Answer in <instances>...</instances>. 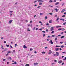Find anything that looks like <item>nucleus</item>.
I'll return each instance as SVG.
<instances>
[{
  "label": "nucleus",
  "instance_id": "obj_1",
  "mask_svg": "<svg viewBox=\"0 0 66 66\" xmlns=\"http://www.w3.org/2000/svg\"><path fill=\"white\" fill-rule=\"evenodd\" d=\"M49 43L51 44V45H52L53 44V43L52 42V40H51L50 41H49Z\"/></svg>",
  "mask_w": 66,
  "mask_h": 66
},
{
  "label": "nucleus",
  "instance_id": "obj_2",
  "mask_svg": "<svg viewBox=\"0 0 66 66\" xmlns=\"http://www.w3.org/2000/svg\"><path fill=\"white\" fill-rule=\"evenodd\" d=\"M53 29H54V28H53L52 27H51L50 29V31H53V30H54Z\"/></svg>",
  "mask_w": 66,
  "mask_h": 66
},
{
  "label": "nucleus",
  "instance_id": "obj_3",
  "mask_svg": "<svg viewBox=\"0 0 66 66\" xmlns=\"http://www.w3.org/2000/svg\"><path fill=\"white\" fill-rule=\"evenodd\" d=\"M58 63H59V64H61V63H62V61L60 60L58 61Z\"/></svg>",
  "mask_w": 66,
  "mask_h": 66
},
{
  "label": "nucleus",
  "instance_id": "obj_4",
  "mask_svg": "<svg viewBox=\"0 0 66 66\" xmlns=\"http://www.w3.org/2000/svg\"><path fill=\"white\" fill-rule=\"evenodd\" d=\"M54 11H55L56 12H58V9L55 8L54 9Z\"/></svg>",
  "mask_w": 66,
  "mask_h": 66
},
{
  "label": "nucleus",
  "instance_id": "obj_5",
  "mask_svg": "<svg viewBox=\"0 0 66 66\" xmlns=\"http://www.w3.org/2000/svg\"><path fill=\"white\" fill-rule=\"evenodd\" d=\"M12 21H13V20H11L10 21H9V23L11 24V23H12Z\"/></svg>",
  "mask_w": 66,
  "mask_h": 66
},
{
  "label": "nucleus",
  "instance_id": "obj_6",
  "mask_svg": "<svg viewBox=\"0 0 66 66\" xmlns=\"http://www.w3.org/2000/svg\"><path fill=\"white\" fill-rule=\"evenodd\" d=\"M64 11H66V10L65 9H63L62 11H61V13H63Z\"/></svg>",
  "mask_w": 66,
  "mask_h": 66
},
{
  "label": "nucleus",
  "instance_id": "obj_7",
  "mask_svg": "<svg viewBox=\"0 0 66 66\" xmlns=\"http://www.w3.org/2000/svg\"><path fill=\"white\" fill-rule=\"evenodd\" d=\"M36 65H38V63H35L34 64V66H35Z\"/></svg>",
  "mask_w": 66,
  "mask_h": 66
},
{
  "label": "nucleus",
  "instance_id": "obj_8",
  "mask_svg": "<svg viewBox=\"0 0 66 66\" xmlns=\"http://www.w3.org/2000/svg\"><path fill=\"white\" fill-rule=\"evenodd\" d=\"M44 1H43V0H39L38 1V2H44Z\"/></svg>",
  "mask_w": 66,
  "mask_h": 66
},
{
  "label": "nucleus",
  "instance_id": "obj_9",
  "mask_svg": "<svg viewBox=\"0 0 66 66\" xmlns=\"http://www.w3.org/2000/svg\"><path fill=\"white\" fill-rule=\"evenodd\" d=\"M59 2H57L55 3V5H58V4H59Z\"/></svg>",
  "mask_w": 66,
  "mask_h": 66
},
{
  "label": "nucleus",
  "instance_id": "obj_10",
  "mask_svg": "<svg viewBox=\"0 0 66 66\" xmlns=\"http://www.w3.org/2000/svg\"><path fill=\"white\" fill-rule=\"evenodd\" d=\"M23 48H24V49L26 48H27V47L26 46V45H24L23 46Z\"/></svg>",
  "mask_w": 66,
  "mask_h": 66
},
{
  "label": "nucleus",
  "instance_id": "obj_11",
  "mask_svg": "<svg viewBox=\"0 0 66 66\" xmlns=\"http://www.w3.org/2000/svg\"><path fill=\"white\" fill-rule=\"evenodd\" d=\"M53 55L54 56H55L56 55V56H59V54H53Z\"/></svg>",
  "mask_w": 66,
  "mask_h": 66
},
{
  "label": "nucleus",
  "instance_id": "obj_12",
  "mask_svg": "<svg viewBox=\"0 0 66 66\" xmlns=\"http://www.w3.org/2000/svg\"><path fill=\"white\" fill-rule=\"evenodd\" d=\"M60 20H62L63 21H64L65 20L64 19H60Z\"/></svg>",
  "mask_w": 66,
  "mask_h": 66
},
{
  "label": "nucleus",
  "instance_id": "obj_13",
  "mask_svg": "<svg viewBox=\"0 0 66 66\" xmlns=\"http://www.w3.org/2000/svg\"><path fill=\"white\" fill-rule=\"evenodd\" d=\"M64 37H65V36H62L61 37V39L63 38H64Z\"/></svg>",
  "mask_w": 66,
  "mask_h": 66
},
{
  "label": "nucleus",
  "instance_id": "obj_14",
  "mask_svg": "<svg viewBox=\"0 0 66 66\" xmlns=\"http://www.w3.org/2000/svg\"><path fill=\"white\" fill-rule=\"evenodd\" d=\"M43 3L42 2L39 3V5H42Z\"/></svg>",
  "mask_w": 66,
  "mask_h": 66
},
{
  "label": "nucleus",
  "instance_id": "obj_15",
  "mask_svg": "<svg viewBox=\"0 0 66 66\" xmlns=\"http://www.w3.org/2000/svg\"><path fill=\"white\" fill-rule=\"evenodd\" d=\"M42 53L43 54H45V52H42Z\"/></svg>",
  "mask_w": 66,
  "mask_h": 66
},
{
  "label": "nucleus",
  "instance_id": "obj_16",
  "mask_svg": "<svg viewBox=\"0 0 66 66\" xmlns=\"http://www.w3.org/2000/svg\"><path fill=\"white\" fill-rule=\"evenodd\" d=\"M25 66H29V64H26L25 65Z\"/></svg>",
  "mask_w": 66,
  "mask_h": 66
},
{
  "label": "nucleus",
  "instance_id": "obj_17",
  "mask_svg": "<svg viewBox=\"0 0 66 66\" xmlns=\"http://www.w3.org/2000/svg\"><path fill=\"white\" fill-rule=\"evenodd\" d=\"M60 27H61V26H56V28H60Z\"/></svg>",
  "mask_w": 66,
  "mask_h": 66
},
{
  "label": "nucleus",
  "instance_id": "obj_18",
  "mask_svg": "<svg viewBox=\"0 0 66 66\" xmlns=\"http://www.w3.org/2000/svg\"><path fill=\"white\" fill-rule=\"evenodd\" d=\"M52 20H50L49 21V23H52Z\"/></svg>",
  "mask_w": 66,
  "mask_h": 66
},
{
  "label": "nucleus",
  "instance_id": "obj_19",
  "mask_svg": "<svg viewBox=\"0 0 66 66\" xmlns=\"http://www.w3.org/2000/svg\"><path fill=\"white\" fill-rule=\"evenodd\" d=\"M56 54H58L59 55V53L58 52H56Z\"/></svg>",
  "mask_w": 66,
  "mask_h": 66
},
{
  "label": "nucleus",
  "instance_id": "obj_20",
  "mask_svg": "<svg viewBox=\"0 0 66 66\" xmlns=\"http://www.w3.org/2000/svg\"><path fill=\"white\" fill-rule=\"evenodd\" d=\"M55 50H56V51H58V50H59V48H56L55 49Z\"/></svg>",
  "mask_w": 66,
  "mask_h": 66
},
{
  "label": "nucleus",
  "instance_id": "obj_21",
  "mask_svg": "<svg viewBox=\"0 0 66 66\" xmlns=\"http://www.w3.org/2000/svg\"><path fill=\"white\" fill-rule=\"evenodd\" d=\"M9 13H13V11H9Z\"/></svg>",
  "mask_w": 66,
  "mask_h": 66
},
{
  "label": "nucleus",
  "instance_id": "obj_22",
  "mask_svg": "<svg viewBox=\"0 0 66 66\" xmlns=\"http://www.w3.org/2000/svg\"><path fill=\"white\" fill-rule=\"evenodd\" d=\"M55 36V35H52L51 36H52V37H54V36Z\"/></svg>",
  "mask_w": 66,
  "mask_h": 66
},
{
  "label": "nucleus",
  "instance_id": "obj_23",
  "mask_svg": "<svg viewBox=\"0 0 66 66\" xmlns=\"http://www.w3.org/2000/svg\"><path fill=\"white\" fill-rule=\"evenodd\" d=\"M59 18H57V19H56V21H58L59 20Z\"/></svg>",
  "mask_w": 66,
  "mask_h": 66
},
{
  "label": "nucleus",
  "instance_id": "obj_24",
  "mask_svg": "<svg viewBox=\"0 0 66 66\" xmlns=\"http://www.w3.org/2000/svg\"><path fill=\"white\" fill-rule=\"evenodd\" d=\"M66 24V22H65L64 23H63V25H65Z\"/></svg>",
  "mask_w": 66,
  "mask_h": 66
},
{
  "label": "nucleus",
  "instance_id": "obj_25",
  "mask_svg": "<svg viewBox=\"0 0 66 66\" xmlns=\"http://www.w3.org/2000/svg\"><path fill=\"white\" fill-rule=\"evenodd\" d=\"M61 48H63V47H64V46L63 45H62V46H61Z\"/></svg>",
  "mask_w": 66,
  "mask_h": 66
},
{
  "label": "nucleus",
  "instance_id": "obj_26",
  "mask_svg": "<svg viewBox=\"0 0 66 66\" xmlns=\"http://www.w3.org/2000/svg\"><path fill=\"white\" fill-rule=\"evenodd\" d=\"M27 31H30V30L29 28H28Z\"/></svg>",
  "mask_w": 66,
  "mask_h": 66
},
{
  "label": "nucleus",
  "instance_id": "obj_27",
  "mask_svg": "<svg viewBox=\"0 0 66 66\" xmlns=\"http://www.w3.org/2000/svg\"><path fill=\"white\" fill-rule=\"evenodd\" d=\"M57 38L56 37L55 38V41H56V40H57Z\"/></svg>",
  "mask_w": 66,
  "mask_h": 66
},
{
  "label": "nucleus",
  "instance_id": "obj_28",
  "mask_svg": "<svg viewBox=\"0 0 66 66\" xmlns=\"http://www.w3.org/2000/svg\"><path fill=\"white\" fill-rule=\"evenodd\" d=\"M1 48H2V49H4V48H3V46H2V45L1 46Z\"/></svg>",
  "mask_w": 66,
  "mask_h": 66
},
{
  "label": "nucleus",
  "instance_id": "obj_29",
  "mask_svg": "<svg viewBox=\"0 0 66 66\" xmlns=\"http://www.w3.org/2000/svg\"><path fill=\"white\" fill-rule=\"evenodd\" d=\"M43 15V14L42 13H40V15L41 16Z\"/></svg>",
  "mask_w": 66,
  "mask_h": 66
},
{
  "label": "nucleus",
  "instance_id": "obj_30",
  "mask_svg": "<svg viewBox=\"0 0 66 66\" xmlns=\"http://www.w3.org/2000/svg\"><path fill=\"white\" fill-rule=\"evenodd\" d=\"M36 31H37V30H39V29H38V28H36Z\"/></svg>",
  "mask_w": 66,
  "mask_h": 66
},
{
  "label": "nucleus",
  "instance_id": "obj_31",
  "mask_svg": "<svg viewBox=\"0 0 66 66\" xmlns=\"http://www.w3.org/2000/svg\"><path fill=\"white\" fill-rule=\"evenodd\" d=\"M43 37H45V34H43Z\"/></svg>",
  "mask_w": 66,
  "mask_h": 66
},
{
  "label": "nucleus",
  "instance_id": "obj_32",
  "mask_svg": "<svg viewBox=\"0 0 66 66\" xmlns=\"http://www.w3.org/2000/svg\"><path fill=\"white\" fill-rule=\"evenodd\" d=\"M42 33H46L45 31H42Z\"/></svg>",
  "mask_w": 66,
  "mask_h": 66
},
{
  "label": "nucleus",
  "instance_id": "obj_33",
  "mask_svg": "<svg viewBox=\"0 0 66 66\" xmlns=\"http://www.w3.org/2000/svg\"><path fill=\"white\" fill-rule=\"evenodd\" d=\"M30 51H32V50H33V48H31L30 49Z\"/></svg>",
  "mask_w": 66,
  "mask_h": 66
},
{
  "label": "nucleus",
  "instance_id": "obj_34",
  "mask_svg": "<svg viewBox=\"0 0 66 66\" xmlns=\"http://www.w3.org/2000/svg\"><path fill=\"white\" fill-rule=\"evenodd\" d=\"M49 14L51 15H52L53 14L52 13H50Z\"/></svg>",
  "mask_w": 66,
  "mask_h": 66
},
{
  "label": "nucleus",
  "instance_id": "obj_35",
  "mask_svg": "<svg viewBox=\"0 0 66 66\" xmlns=\"http://www.w3.org/2000/svg\"><path fill=\"white\" fill-rule=\"evenodd\" d=\"M41 7V6H38L37 7V8H38V9H39V8H40V7Z\"/></svg>",
  "mask_w": 66,
  "mask_h": 66
},
{
  "label": "nucleus",
  "instance_id": "obj_36",
  "mask_svg": "<svg viewBox=\"0 0 66 66\" xmlns=\"http://www.w3.org/2000/svg\"><path fill=\"white\" fill-rule=\"evenodd\" d=\"M13 53H15V50H13Z\"/></svg>",
  "mask_w": 66,
  "mask_h": 66
},
{
  "label": "nucleus",
  "instance_id": "obj_37",
  "mask_svg": "<svg viewBox=\"0 0 66 66\" xmlns=\"http://www.w3.org/2000/svg\"><path fill=\"white\" fill-rule=\"evenodd\" d=\"M54 32V31H52L51 32V33L52 34H53V33Z\"/></svg>",
  "mask_w": 66,
  "mask_h": 66
},
{
  "label": "nucleus",
  "instance_id": "obj_38",
  "mask_svg": "<svg viewBox=\"0 0 66 66\" xmlns=\"http://www.w3.org/2000/svg\"><path fill=\"white\" fill-rule=\"evenodd\" d=\"M35 27H34L33 28V30H35Z\"/></svg>",
  "mask_w": 66,
  "mask_h": 66
},
{
  "label": "nucleus",
  "instance_id": "obj_39",
  "mask_svg": "<svg viewBox=\"0 0 66 66\" xmlns=\"http://www.w3.org/2000/svg\"><path fill=\"white\" fill-rule=\"evenodd\" d=\"M62 30V29H61V28H59L58 29V30L59 31H60V30Z\"/></svg>",
  "mask_w": 66,
  "mask_h": 66
},
{
  "label": "nucleus",
  "instance_id": "obj_40",
  "mask_svg": "<svg viewBox=\"0 0 66 66\" xmlns=\"http://www.w3.org/2000/svg\"><path fill=\"white\" fill-rule=\"evenodd\" d=\"M49 2H50L51 3V2H52V0H50L49 1Z\"/></svg>",
  "mask_w": 66,
  "mask_h": 66
},
{
  "label": "nucleus",
  "instance_id": "obj_41",
  "mask_svg": "<svg viewBox=\"0 0 66 66\" xmlns=\"http://www.w3.org/2000/svg\"><path fill=\"white\" fill-rule=\"evenodd\" d=\"M60 47V46H57H57H56V47Z\"/></svg>",
  "mask_w": 66,
  "mask_h": 66
},
{
  "label": "nucleus",
  "instance_id": "obj_42",
  "mask_svg": "<svg viewBox=\"0 0 66 66\" xmlns=\"http://www.w3.org/2000/svg\"><path fill=\"white\" fill-rule=\"evenodd\" d=\"M14 64H17V62H14Z\"/></svg>",
  "mask_w": 66,
  "mask_h": 66
},
{
  "label": "nucleus",
  "instance_id": "obj_43",
  "mask_svg": "<svg viewBox=\"0 0 66 66\" xmlns=\"http://www.w3.org/2000/svg\"><path fill=\"white\" fill-rule=\"evenodd\" d=\"M46 32H48L49 31V30L48 29H46Z\"/></svg>",
  "mask_w": 66,
  "mask_h": 66
},
{
  "label": "nucleus",
  "instance_id": "obj_44",
  "mask_svg": "<svg viewBox=\"0 0 66 66\" xmlns=\"http://www.w3.org/2000/svg\"><path fill=\"white\" fill-rule=\"evenodd\" d=\"M17 44H15V46L17 47Z\"/></svg>",
  "mask_w": 66,
  "mask_h": 66
},
{
  "label": "nucleus",
  "instance_id": "obj_45",
  "mask_svg": "<svg viewBox=\"0 0 66 66\" xmlns=\"http://www.w3.org/2000/svg\"><path fill=\"white\" fill-rule=\"evenodd\" d=\"M65 15H64L62 16V17H65Z\"/></svg>",
  "mask_w": 66,
  "mask_h": 66
},
{
  "label": "nucleus",
  "instance_id": "obj_46",
  "mask_svg": "<svg viewBox=\"0 0 66 66\" xmlns=\"http://www.w3.org/2000/svg\"><path fill=\"white\" fill-rule=\"evenodd\" d=\"M54 61L55 62H57V60H54Z\"/></svg>",
  "mask_w": 66,
  "mask_h": 66
},
{
  "label": "nucleus",
  "instance_id": "obj_47",
  "mask_svg": "<svg viewBox=\"0 0 66 66\" xmlns=\"http://www.w3.org/2000/svg\"><path fill=\"white\" fill-rule=\"evenodd\" d=\"M63 33H64V32H62L61 33V34H63Z\"/></svg>",
  "mask_w": 66,
  "mask_h": 66
},
{
  "label": "nucleus",
  "instance_id": "obj_48",
  "mask_svg": "<svg viewBox=\"0 0 66 66\" xmlns=\"http://www.w3.org/2000/svg\"><path fill=\"white\" fill-rule=\"evenodd\" d=\"M10 17H11L12 16V14L10 13Z\"/></svg>",
  "mask_w": 66,
  "mask_h": 66
},
{
  "label": "nucleus",
  "instance_id": "obj_49",
  "mask_svg": "<svg viewBox=\"0 0 66 66\" xmlns=\"http://www.w3.org/2000/svg\"><path fill=\"white\" fill-rule=\"evenodd\" d=\"M47 16H46L45 17V19H47Z\"/></svg>",
  "mask_w": 66,
  "mask_h": 66
},
{
  "label": "nucleus",
  "instance_id": "obj_50",
  "mask_svg": "<svg viewBox=\"0 0 66 66\" xmlns=\"http://www.w3.org/2000/svg\"><path fill=\"white\" fill-rule=\"evenodd\" d=\"M48 48V47H45V49H47Z\"/></svg>",
  "mask_w": 66,
  "mask_h": 66
},
{
  "label": "nucleus",
  "instance_id": "obj_51",
  "mask_svg": "<svg viewBox=\"0 0 66 66\" xmlns=\"http://www.w3.org/2000/svg\"><path fill=\"white\" fill-rule=\"evenodd\" d=\"M63 42H60V44H63Z\"/></svg>",
  "mask_w": 66,
  "mask_h": 66
},
{
  "label": "nucleus",
  "instance_id": "obj_52",
  "mask_svg": "<svg viewBox=\"0 0 66 66\" xmlns=\"http://www.w3.org/2000/svg\"><path fill=\"white\" fill-rule=\"evenodd\" d=\"M64 3H63L62 4V6H63V5H64Z\"/></svg>",
  "mask_w": 66,
  "mask_h": 66
},
{
  "label": "nucleus",
  "instance_id": "obj_53",
  "mask_svg": "<svg viewBox=\"0 0 66 66\" xmlns=\"http://www.w3.org/2000/svg\"><path fill=\"white\" fill-rule=\"evenodd\" d=\"M10 47L11 48H13V47H12V46H11V45H10Z\"/></svg>",
  "mask_w": 66,
  "mask_h": 66
},
{
  "label": "nucleus",
  "instance_id": "obj_54",
  "mask_svg": "<svg viewBox=\"0 0 66 66\" xmlns=\"http://www.w3.org/2000/svg\"><path fill=\"white\" fill-rule=\"evenodd\" d=\"M39 22L40 23H42V22H41V21H40Z\"/></svg>",
  "mask_w": 66,
  "mask_h": 66
},
{
  "label": "nucleus",
  "instance_id": "obj_55",
  "mask_svg": "<svg viewBox=\"0 0 66 66\" xmlns=\"http://www.w3.org/2000/svg\"><path fill=\"white\" fill-rule=\"evenodd\" d=\"M3 61H5V59H3Z\"/></svg>",
  "mask_w": 66,
  "mask_h": 66
},
{
  "label": "nucleus",
  "instance_id": "obj_56",
  "mask_svg": "<svg viewBox=\"0 0 66 66\" xmlns=\"http://www.w3.org/2000/svg\"><path fill=\"white\" fill-rule=\"evenodd\" d=\"M65 30L64 28H63V29L62 30V31H64V30Z\"/></svg>",
  "mask_w": 66,
  "mask_h": 66
},
{
  "label": "nucleus",
  "instance_id": "obj_57",
  "mask_svg": "<svg viewBox=\"0 0 66 66\" xmlns=\"http://www.w3.org/2000/svg\"><path fill=\"white\" fill-rule=\"evenodd\" d=\"M6 41H4V44H6Z\"/></svg>",
  "mask_w": 66,
  "mask_h": 66
},
{
  "label": "nucleus",
  "instance_id": "obj_58",
  "mask_svg": "<svg viewBox=\"0 0 66 66\" xmlns=\"http://www.w3.org/2000/svg\"><path fill=\"white\" fill-rule=\"evenodd\" d=\"M6 46H7V47H9V45H7V44H6Z\"/></svg>",
  "mask_w": 66,
  "mask_h": 66
},
{
  "label": "nucleus",
  "instance_id": "obj_59",
  "mask_svg": "<svg viewBox=\"0 0 66 66\" xmlns=\"http://www.w3.org/2000/svg\"><path fill=\"white\" fill-rule=\"evenodd\" d=\"M9 59H10V60H11L12 59H11V57H10L9 58Z\"/></svg>",
  "mask_w": 66,
  "mask_h": 66
},
{
  "label": "nucleus",
  "instance_id": "obj_60",
  "mask_svg": "<svg viewBox=\"0 0 66 66\" xmlns=\"http://www.w3.org/2000/svg\"><path fill=\"white\" fill-rule=\"evenodd\" d=\"M30 23H32V21H31L30 22Z\"/></svg>",
  "mask_w": 66,
  "mask_h": 66
},
{
  "label": "nucleus",
  "instance_id": "obj_61",
  "mask_svg": "<svg viewBox=\"0 0 66 66\" xmlns=\"http://www.w3.org/2000/svg\"><path fill=\"white\" fill-rule=\"evenodd\" d=\"M49 23H47L46 24V26H48V25H49Z\"/></svg>",
  "mask_w": 66,
  "mask_h": 66
},
{
  "label": "nucleus",
  "instance_id": "obj_62",
  "mask_svg": "<svg viewBox=\"0 0 66 66\" xmlns=\"http://www.w3.org/2000/svg\"><path fill=\"white\" fill-rule=\"evenodd\" d=\"M64 63L63 62V63H62V65H64Z\"/></svg>",
  "mask_w": 66,
  "mask_h": 66
},
{
  "label": "nucleus",
  "instance_id": "obj_63",
  "mask_svg": "<svg viewBox=\"0 0 66 66\" xmlns=\"http://www.w3.org/2000/svg\"><path fill=\"white\" fill-rule=\"evenodd\" d=\"M65 52H62V53H65Z\"/></svg>",
  "mask_w": 66,
  "mask_h": 66
},
{
  "label": "nucleus",
  "instance_id": "obj_64",
  "mask_svg": "<svg viewBox=\"0 0 66 66\" xmlns=\"http://www.w3.org/2000/svg\"><path fill=\"white\" fill-rule=\"evenodd\" d=\"M34 53H37V52H36V51H35L34 52Z\"/></svg>",
  "mask_w": 66,
  "mask_h": 66
}]
</instances>
